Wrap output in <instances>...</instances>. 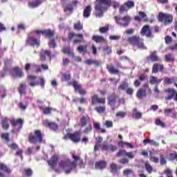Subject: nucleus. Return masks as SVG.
Returning <instances> with one entry per match:
<instances>
[{
	"label": "nucleus",
	"mask_w": 177,
	"mask_h": 177,
	"mask_svg": "<svg viewBox=\"0 0 177 177\" xmlns=\"http://www.w3.org/2000/svg\"><path fill=\"white\" fill-rule=\"evenodd\" d=\"M113 5V8H118L120 3L118 2L113 1L111 0H96L95 2V16L102 17L103 13L106 12Z\"/></svg>",
	"instance_id": "obj_1"
},
{
	"label": "nucleus",
	"mask_w": 177,
	"mask_h": 177,
	"mask_svg": "<svg viewBox=\"0 0 177 177\" xmlns=\"http://www.w3.org/2000/svg\"><path fill=\"white\" fill-rule=\"evenodd\" d=\"M73 158L75 161H71L70 159H64L58 162V167L60 169H64L66 174H70L73 169H75L77 167V161L80 162V164H82L83 161L81 158L74 153L72 154Z\"/></svg>",
	"instance_id": "obj_2"
},
{
	"label": "nucleus",
	"mask_w": 177,
	"mask_h": 177,
	"mask_svg": "<svg viewBox=\"0 0 177 177\" xmlns=\"http://www.w3.org/2000/svg\"><path fill=\"white\" fill-rule=\"evenodd\" d=\"M28 140L30 143H45L44 140V134L41 130H35L34 132H32L28 136Z\"/></svg>",
	"instance_id": "obj_3"
},
{
	"label": "nucleus",
	"mask_w": 177,
	"mask_h": 177,
	"mask_svg": "<svg viewBox=\"0 0 177 177\" xmlns=\"http://www.w3.org/2000/svg\"><path fill=\"white\" fill-rule=\"evenodd\" d=\"M128 42L133 46H137L139 49H147V47L145 46L143 43V39L139 37V36H133L127 39Z\"/></svg>",
	"instance_id": "obj_4"
},
{
	"label": "nucleus",
	"mask_w": 177,
	"mask_h": 177,
	"mask_svg": "<svg viewBox=\"0 0 177 177\" xmlns=\"http://www.w3.org/2000/svg\"><path fill=\"white\" fill-rule=\"evenodd\" d=\"M114 19L115 21H116L117 24L120 26V27H128L129 23H131V20H132L129 15H125L123 17L115 16Z\"/></svg>",
	"instance_id": "obj_5"
},
{
	"label": "nucleus",
	"mask_w": 177,
	"mask_h": 177,
	"mask_svg": "<svg viewBox=\"0 0 177 177\" xmlns=\"http://www.w3.org/2000/svg\"><path fill=\"white\" fill-rule=\"evenodd\" d=\"M36 31H38V30H34L30 35H28L26 42L27 44H29V45H32V46L37 45V46H39L40 37H38V35L35 33Z\"/></svg>",
	"instance_id": "obj_6"
},
{
	"label": "nucleus",
	"mask_w": 177,
	"mask_h": 177,
	"mask_svg": "<svg viewBox=\"0 0 177 177\" xmlns=\"http://www.w3.org/2000/svg\"><path fill=\"white\" fill-rule=\"evenodd\" d=\"M158 19L159 21H163L164 24L167 26V24H171V22L174 21V16L171 14L159 12Z\"/></svg>",
	"instance_id": "obj_7"
},
{
	"label": "nucleus",
	"mask_w": 177,
	"mask_h": 177,
	"mask_svg": "<svg viewBox=\"0 0 177 177\" xmlns=\"http://www.w3.org/2000/svg\"><path fill=\"white\" fill-rule=\"evenodd\" d=\"M132 8H135V3L132 1H127L120 7L119 12L122 14L124 12H128V10L132 9Z\"/></svg>",
	"instance_id": "obj_8"
},
{
	"label": "nucleus",
	"mask_w": 177,
	"mask_h": 177,
	"mask_svg": "<svg viewBox=\"0 0 177 177\" xmlns=\"http://www.w3.org/2000/svg\"><path fill=\"white\" fill-rule=\"evenodd\" d=\"M35 34H37V37H41V35H43L46 38H52V37L55 35V31L50 30H37L35 32Z\"/></svg>",
	"instance_id": "obj_9"
},
{
	"label": "nucleus",
	"mask_w": 177,
	"mask_h": 177,
	"mask_svg": "<svg viewBox=\"0 0 177 177\" xmlns=\"http://www.w3.org/2000/svg\"><path fill=\"white\" fill-rule=\"evenodd\" d=\"M106 103V98H99L97 95H94L91 97V104H104Z\"/></svg>",
	"instance_id": "obj_10"
},
{
	"label": "nucleus",
	"mask_w": 177,
	"mask_h": 177,
	"mask_svg": "<svg viewBox=\"0 0 177 177\" xmlns=\"http://www.w3.org/2000/svg\"><path fill=\"white\" fill-rule=\"evenodd\" d=\"M43 125H44V127H46L47 128H49L52 131H57L58 126L57 124H56L55 122L45 120L43 121Z\"/></svg>",
	"instance_id": "obj_11"
},
{
	"label": "nucleus",
	"mask_w": 177,
	"mask_h": 177,
	"mask_svg": "<svg viewBox=\"0 0 177 177\" xmlns=\"http://www.w3.org/2000/svg\"><path fill=\"white\" fill-rule=\"evenodd\" d=\"M134 20L136 21H149V18H147V15H146V12L143 11H140L138 12V16H136L134 17Z\"/></svg>",
	"instance_id": "obj_12"
},
{
	"label": "nucleus",
	"mask_w": 177,
	"mask_h": 177,
	"mask_svg": "<svg viewBox=\"0 0 177 177\" xmlns=\"http://www.w3.org/2000/svg\"><path fill=\"white\" fill-rule=\"evenodd\" d=\"M68 138L73 142L77 143V142L81 140V131H76L72 134H68Z\"/></svg>",
	"instance_id": "obj_13"
},
{
	"label": "nucleus",
	"mask_w": 177,
	"mask_h": 177,
	"mask_svg": "<svg viewBox=\"0 0 177 177\" xmlns=\"http://www.w3.org/2000/svg\"><path fill=\"white\" fill-rule=\"evenodd\" d=\"M165 92L168 94L165 97V100H172L175 97V95H176V91L174 88H167L165 90Z\"/></svg>",
	"instance_id": "obj_14"
},
{
	"label": "nucleus",
	"mask_w": 177,
	"mask_h": 177,
	"mask_svg": "<svg viewBox=\"0 0 177 177\" xmlns=\"http://www.w3.org/2000/svg\"><path fill=\"white\" fill-rule=\"evenodd\" d=\"M57 161H59V156L55 154L51 157L50 160L48 161V164L51 167V168H56Z\"/></svg>",
	"instance_id": "obj_15"
},
{
	"label": "nucleus",
	"mask_w": 177,
	"mask_h": 177,
	"mask_svg": "<svg viewBox=\"0 0 177 177\" xmlns=\"http://www.w3.org/2000/svg\"><path fill=\"white\" fill-rule=\"evenodd\" d=\"M28 81L29 82L30 86L34 87L39 85V82H35V80H37V76L29 75L27 76Z\"/></svg>",
	"instance_id": "obj_16"
},
{
	"label": "nucleus",
	"mask_w": 177,
	"mask_h": 177,
	"mask_svg": "<svg viewBox=\"0 0 177 177\" xmlns=\"http://www.w3.org/2000/svg\"><path fill=\"white\" fill-rule=\"evenodd\" d=\"M141 35H146V37H152L150 26H149L148 25L145 26L141 30Z\"/></svg>",
	"instance_id": "obj_17"
},
{
	"label": "nucleus",
	"mask_w": 177,
	"mask_h": 177,
	"mask_svg": "<svg viewBox=\"0 0 177 177\" xmlns=\"http://www.w3.org/2000/svg\"><path fill=\"white\" fill-rule=\"evenodd\" d=\"M23 120L21 119H13L11 120V124L12 125V127H15V128H19V129H21V127H23Z\"/></svg>",
	"instance_id": "obj_18"
},
{
	"label": "nucleus",
	"mask_w": 177,
	"mask_h": 177,
	"mask_svg": "<svg viewBox=\"0 0 177 177\" xmlns=\"http://www.w3.org/2000/svg\"><path fill=\"white\" fill-rule=\"evenodd\" d=\"M164 113H165V115L166 117H171V118H176L177 113L174 112L172 113V109H164Z\"/></svg>",
	"instance_id": "obj_19"
},
{
	"label": "nucleus",
	"mask_w": 177,
	"mask_h": 177,
	"mask_svg": "<svg viewBox=\"0 0 177 177\" xmlns=\"http://www.w3.org/2000/svg\"><path fill=\"white\" fill-rule=\"evenodd\" d=\"M46 56H48V57L50 56V51L47 50H41L40 53V60H41V62H44V60L46 59Z\"/></svg>",
	"instance_id": "obj_20"
},
{
	"label": "nucleus",
	"mask_w": 177,
	"mask_h": 177,
	"mask_svg": "<svg viewBox=\"0 0 177 177\" xmlns=\"http://www.w3.org/2000/svg\"><path fill=\"white\" fill-rule=\"evenodd\" d=\"M92 39L96 42V44H102L103 42H106V39H104V37L102 36L93 35Z\"/></svg>",
	"instance_id": "obj_21"
},
{
	"label": "nucleus",
	"mask_w": 177,
	"mask_h": 177,
	"mask_svg": "<svg viewBox=\"0 0 177 177\" xmlns=\"http://www.w3.org/2000/svg\"><path fill=\"white\" fill-rule=\"evenodd\" d=\"M147 59H150L151 62H160V57H158L156 51L151 52Z\"/></svg>",
	"instance_id": "obj_22"
},
{
	"label": "nucleus",
	"mask_w": 177,
	"mask_h": 177,
	"mask_svg": "<svg viewBox=\"0 0 177 177\" xmlns=\"http://www.w3.org/2000/svg\"><path fill=\"white\" fill-rule=\"evenodd\" d=\"M144 145H151L152 146H156V147H158L160 146V144L157 143V142L154 141V140H150L149 138H146L143 140Z\"/></svg>",
	"instance_id": "obj_23"
},
{
	"label": "nucleus",
	"mask_w": 177,
	"mask_h": 177,
	"mask_svg": "<svg viewBox=\"0 0 177 177\" xmlns=\"http://www.w3.org/2000/svg\"><path fill=\"white\" fill-rule=\"evenodd\" d=\"M40 3H42V1H41V0H32V1H29L28 6L30 8H37V6H39Z\"/></svg>",
	"instance_id": "obj_24"
},
{
	"label": "nucleus",
	"mask_w": 177,
	"mask_h": 177,
	"mask_svg": "<svg viewBox=\"0 0 177 177\" xmlns=\"http://www.w3.org/2000/svg\"><path fill=\"white\" fill-rule=\"evenodd\" d=\"M102 150H106V151H115V150H117V147L113 145H103Z\"/></svg>",
	"instance_id": "obj_25"
},
{
	"label": "nucleus",
	"mask_w": 177,
	"mask_h": 177,
	"mask_svg": "<svg viewBox=\"0 0 177 177\" xmlns=\"http://www.w3.org/2000/svg\"><path fill=\"white\" fill-rule=\"evenodd\" d=\"M107 163L104 161H99L95 163V169H103L106 167Z\"/></svg>",
	"instance_id": "obj_26"
},
{
	"label": "nucleus",
	"mask_w": 177,
	"mask_h": 177,
	"mask_svg": "<svg viewBox=\"0 0 177 177\" xmlns=\"http://www.w3.org/2000/svg\"><path fill=\"white\" fill-rule=\"evenodd\" d=\"M136 96L138 99H143V97H146V90H144L143 88H140L137 91Z\"/></svg>",
	"instance_id": "obj_27"
},
{
	"label": "nucleus",
	"mask_w": 177,
	"mask_h": 177,
	"mask_svg": "<svg viewBox=\"0 0 177 177\" xmlns=\"http://www.w3.org/2000/svg\"><path fill=\"white\" fill-rule=\"evenodd\" d=\"M162 81V80H158L157 77L154 76H150L149 77V83L151 85H154V84H160Z\"/></svg>",
	"instance_id": "obj_28"
},
{
	"label": "nucleus",
	"mask_w": 177,
	"mask_h": 177,
	"mask_svg": "<svg viewBox=\"0 0 177 177\" xmlns=\"http://www.w3.org/2000/svg\"><path fill=\"white\" fill-rule=\"evenodd\" d=\"M1 125L3 127V129H9V119L8 118H4L2 120Z\"/></svg>",
	"instance_id": "obj_29"
},
{
	"label": "nucleus",
	"mask_w": 177,
	"mask_h": 177,
	"mask_svg": "<svg viewBox=\"0 0 177 177\" xmlns=\"http://www.w3.org/2000/svg\"><path fill=\"white\" fill-rule=\"evenodd\" d=\"M116 100H117L116 95H112L109 96V97L108 98L109 104H110V106H114V104H115Z\"/></svg>",
	"instance_id": "obj_30"
},
{
	"label": "nucleus",
	"mask_w": 177,
	"mask_h": 177,
	"mask_svg": "<svg viewBox=\"0 0 177 177\" xmlns=\"http://www.w3.org/2000/svg\"><path fill=\"white\" fill-rule=\"evenodd\" d=\"M133 117L136 118V120H139L142 118V113L138 111L136 109H134L133 110Z\"/></svg>",
	"instance_id": "obj_31"
},
{
	"label": "nucleus",
	"mask_w": 177,
	"mask_h": 177,
	"mask_svg": "<svg viewBox=\"0 0 177 177\" xmlns=\"http://www.w3.org/2000/svg\"><path fill=\"white\" fill-rule=\"evenodd\" d=\"M106 68L111 74H118V70L115 69L113 65H107Z\"/></svg>",
	"instance_id": "obj_32"
},
{
	"label": "nucleus",
	"mask_w": 177,
	"mask_h": 177,
	"mask_svg": "<svg viewBox=\"0 0 177 177\" xmlns=\"http://www.w3.org/2000/svg\"><path fill=\"white\" fill-rule=\"evenodd\" d=\"M88 124V119L85 116H82L80 119L79 125L84 128V127H86Z\"/></svg>",
	"instance_id": "obj_33"
},
{
	"label": "nucleus",
	"mask_w": 177,
	"mask_h": 177,
	"mask_svg": "<svg viewBox=\"0 0 177 177\" xmlns=\"http://www.w3.org/2000/svg\"><path fill=\"white\" fill-rule=\"evenodd\" d=\"M91 6L86 7L83 12L84 17H89V16H91Z\"/></svg>",
	"instance_id": "obj_34"
},
{
	"label": "nucleus",
	"mask_w": 177,
	"mask_h": 177,
	"mask_svg": "<svg viewBox=\"0 0 177 177\" xmlns=\"http://www.w3.org/2000/svg\"><path fill=\"white\" fill-rule=\"evenodd\" d=\"M77 50L80 53H82V55H86V53L88 52L86 46H79L77 47Z\"/></svg>",
	"instance_id": "obj_35"
},
{
	"label": "nucleus",
	"mask_w": 177,
	"mask_h": 177,
	"mask_svg": "<svg viewBox=\"0 0 177 177\" xmlns=\"http://www.w3.org/2000/svg\"><path fill=\"white\" fill-rule=\"evenodd\" d=\"M0 170L3 171L6 174H10V169L8 167V166L3 165V163H0Z\"/></svg>",
	"instance_id": "obj_36"
},
{
	"label": "nucleus",
	"mask_w": 177,
	"mask_h": 177,
	"mask_svg": "<svg viewBox=\"0 0 177 177\" xmlns=\"http://www.w3.org/2000/svg\"><path fill=\"white\" fill-rule=\"evenodd\" d=\"M64 53H66V55H68L69 56H71L72 57H74V53L71 51L70 49V47H65L62 50Z\"/></svg>",
	"instance_id": "obj_37"
},
{
	"label": "nucleus",
	"mask_w": 177,
	"mask_h": 177,
	"mask_svg": "<svg viewBox=\"0 0 177 177\" xmlns=\"http://www.w3.org/2000/svg\"><path fill=\"white\" fill-rule=\"evenodd\" d=\"M164 82L166 85H171L175 82V79L174 77H165Z\"/></svg>",
	"instance_id": "obj_38"
},
{
	"label": "nucleus",
	"mask_w": 177,
	"mask_h": 177,
	"mask_svg": "<svg viewBox=\"0 0 177 177\" xmlns=\"http://www.w3.org/2000/svg\"><path fill=\"white\" fill-rule=\"evenodd\" d=\"M145 167L148 174H151L153 172V167L150 165V163H149L148 162H145Z\"/></svg>",
	"instance_id": "obj_39"
},
{
	"label": "nucleus",
	"mask_w": 177,
	"mask_h": 177,
	"mask_svg": "<svg viewBox=\"0 0 177 177\" xmlns=\"http://www.w3.org/2000/svg\"><path fill=\"white\" fill-rule=\"evenodd\" d=\"M18 91L20 95H25L26 94V84H21L18 88Z\"/></svg>",
	"instance_id": "obj_40"
},
{
	"label": "nucleus",
	"mask_w": 177,
	"mask_h": 177,
	"mask_svg": "<svg viewBox=\"0 0 177 177\" xmlns=\"http://www.w3.org/2000/svg\"><path fill=\"white\" fill-rule=\"evenodd\" d=\"M129 86V84L127 82H123L119 86H118V90L119 91H125L127 88Z\"/></svg>",
	"instance_id": "obj_41"
},
{
	"label": "nucleus",
	"mask_w": 177,
	"mask_h": 177,
	"mask_svg": "<svg viewBox=\"0 0 177 177\" xmlns=\"http://www.w3.org/2000/svg\"><path fill=\"white\" fill-rule=\"evenodd\" d=\"M14 73L16 77H23V72H21V70L19 68H14Z\"/></svg>",
	"instance_id": "obj_42"
},
{
	"label": "nucleus",
	"mask_w": 177,
	"mask_h": 177,
	"mask_svg": "<svg viewBox=\"0 0 177 177\" xmlns=\"http://www.w3.org/2000/svg\"><path fill=\"white\" fill-rule=\"evenodd\" d=\"M73 86L74 87L75 92H77V91H79L81 89V88H82V86L80 83L77 82V81H74L73 82Z\"/></svg>",
	"instance_id": "obj_43"
},
{
	"label": "nucleus",
	"mask_w": 177,
	"mask_h": 177,
	"mask_svg": "<svg viewBox=\"0 0 177 177\" xmlns=\"http://www.w3.org/2000/svg\"><path fill=\"white\" fill-rule=\"evenodd\" d=\"M95 110L97 111V113H104L106 111V106H99L95 108Z\"/></svg>",
	"instance_id": "obj_44"
},
{
	"label": "nucleus",
	"mask_w": 177,
	"mask_h": 177,
	"mask_svg": "<svg viewBox=\"0 0 177 177\" xmlns=\"http://www.w3.org/2000/svg\"><path fill=\"white\" fill-rule=\"evenodd\" d=\"M82 38V34H79V35H75V33L71 32L68 35V39H73V38Z\"/></svg>",
	"instance_id": "obj_45"
},
{
	"label": "nucleus",
	"mask_w": 177,
	"mask_h": 177,
	"mask_svg": "<svg viewBox=\"0 0 177 177\" xmlns=\"http://www.w3.org/2000/svg\"><path fill=\"white\" fill-rule=\"evenodd\" d=\"M123 175L125 176H129V175H133V170L131 169H126L123 171Z\"/></svg>",
	"instance_id": "obj_46"
},
{
	"label": "nucleus",
	"mask_w": 177,
	"mask_h": 177,
	"mask_svg": "<svg viewBox=\"0 0 177 177\" xmlns=\"http://www.w3.org/2000/svg\"><path fill=\"white\" fill-rule=\"evenodd\" d=\"M74 28L75 30H77L78 31H80V30H82V28H84V26L82 25V24H81V22H77L74 24Z\"/></svg>",
	"instance_id": "obj_47"
},
{
	"label": "nucleus",
	"mask_w": 177,
	"mask_h": 177,
	"mask_svg": "<svg viewBox=\"0 0 177 177\" xmlns=\"http://www.w3.org/2000/svg\"><path fill=\"white\" fill-rule=\"evenodd\" d=\"M165 59L166 62H174V60H175V58L171 54L166 55L165 56Z\"/></svg>",
	"instance_id": "obj_48"
},
{
	"label": "nucleus",
	"mask_w": 177,
	"mask_h": 177,
	"mask_svg": "<svg viewBox=\"0 0 177 177\" xmlns=\"http://www.w3.org/2000/svg\"><path fill=\"white\" fill-rule=\"evenodd\" d=\"M155 124L156 125H159L160 127H162V128H165V123L162 121H161V120H160V118H157L156 120Z\"/></svg>",
	"instance_id": "obj_49"
},
{
	"label": "nucleus",
	"mask_w": 177,
	"mask_h": 177,
	"mask_svg": "<svg viewBox=\"0 0 177 177\" xmlns=\"http://www.w3.org/2000/svg\"><path fill=\"white\" fill-rule=\"evenodd\" d=\"M150 161H151V162H155V164L158 163V162L160 161V159L154 156H152L151 154H150V158H149Z\"/></svg>",
	"instance_id": "obj_50"
},
{
	"label": "nucleus",
	"mask_w": 177,
	"mask_h": 177,
	"mask_svg": "<svg viewBox=\"0 0 177 177\" xmlns=\"http://www.w3.org/2000/svg\"><path fill=\"white\" fill-rule=\"evenodd\" d=\"M24 175H26V176H31L32 175V170H31V169H25L24 170Z\"/></svg>",
	"instance_id": "obj_51"
},
{
	"label": "nucleus",
	"mask_w": 177,
	"mask_h": 177,
	"mask_svg": "<svg viewBox=\"0 0 177 177\" xmlns=\"http://www.w3.org/2000/svg\"><path fill=\"white\" fill-rule=\"evenodd\" d=\"M52 111H53V108H50V107H46L43 109V113L44 114H46V115L50 114Z\"/></svg>",
	"instance_id": "obj_52"
},
{
	"label": "nucleus",
	"mask_w": 177,
	"mask_h": 177,
	"mask_svg": "<svg viewBox=\"0 0 177 177\" xmlns=\"http://www.w3.org/2000/svg\"><path fill=\"white\" fill-rule=\"evenodd\" d=\"M73 9L74 8L73 7V4H69L66 6V8H64V12H66V13H67V12H70L71 13H72Z\"/></svg>",
	"instance_id": "obj_53"
},
{
	"label": "nucleus",
	"mask_w": 177,
	"mask_h": 177,
	"mask_svg": "<svg viewBox=\"0 0 177 177\" xmlns=\"http://www.w3.org/2000/svg\"><path fill=\"white\" fill-rule=\"evenodd\" d=\"M124 145L125 146H127V147H129L130 149H133V145H132V144L129 143V142H124L122 141H120L119 142V145L120 146H124Z\"/></svg>",
	"instance_id": "obj_54"
},
{
	"label": "nucleus",
	"mask_w": 177,
	"mask_h": 177,
	"mask_svg": "<svg viewBox=\"0 0 177 177\" xmlns=\"http://www.w3.org/2000/svg\"><path fill=\"white\" fill-rule=\"evenodd\" d=\"M127 157V151L125 150H120L117 153V157Z\"/></svg>",
	"instance_id": "obj_55"
},
{
	"label": "nucleus",
	"mask_w": 177,
	"mask_h": 177,
	"mask_svg": "<svg viewBox=\"0 0 177 177\" xmlns=\"http://www.w3.org/2000/svg\"><path fill=\"white\" fill-rule=\"evenodd\" d=\"M115 115L119 118H124L127 115V112L119 111L116 113Z\"/></svg>",
	"instance_id": "obj_56"
},
{
	"label": "nucleus",
	"mask_w": 177,
	"mask_h": 177,
	"mask_svg": "<svg viewBox=\"0 0 177 177\" xmlns=\"http://www.w3.org/2000/svg\"><path fill=\"white\" fill-rule=\"evenodd\" d=\"M71 80V75L70 74H63L62 81H70Z\"/></svg>",
	"instance_id": "obj_57"
},
{
	"label": "nucleus",
	"mask_w": 177,
	"mask_h": 177,
	"mask_svg": "<svg viewBox=\"0 0 177 177\" xmlns=\"http://www.w3.org/2000/svg\"><path fill=\"white\" fill-rule=\"evenodd\" d=\"M92 131V124H88L83 131L84 133H89Z\"/></svg>",
	"instance_id": "obj_58"
},
{
	"label": "nucleus",
	"mask_w": 177,
	"mask_h": 177,
	"mask_svg": "<svg viewBox=\"0 0 177 177\" xmlns=\"http://www.w3.org/2000/svg\"><path fill=\"white\" fill-rule=\"evenodd\" d=\"M109 30V26H105V27L100 28L99 31L102 34H104L105 32H107Z\"/></svg>",
	"instance_id": "obj_59"
},
{
	"label": "nucleus",
	"mask_w": 177,
	"mask_h": 177,
	"mask_svg": "<svg viewBox=\"0 0 177 177\" xmlns=\"http://www.w3.org/2000/svg\"><path fill=\"white\" fill-rule=\"evenodd\" d=\"M164 174L167 176V177L172 176V170L169 169H167L164 171Z\"/></svg>",
	"instance_id": "obj_60"
},
{
	"label": "nucleus",
	"mask_w": 177,
	"mask_h": 177,
	"mask_svg": "<svg viewBox=\"0 0 177 177\" xmlns=\"http://www.w3.org/2000/svg\"><path fill=\"white\" fill-rule=\"evenodd\" d=\"M170 160H177V153L176 152H172L169 154Z\"/></svg>",
	"instance_id": "obj_61"
},
{
	"label": "nucleus",
	"mask_w": 177,
	"mask_h": 177,
	"mask_svg": "<svg viewBox=\"0 0 177 177\" xmlns=\"http://www.w3.org/2000/svg\"><path fill=\"white\" fill-rule=\"evenodd\" d=\"M106 128H113V122L110 120H106L104 124Z\"/></svg>",
	"instance_id": "obj_62"
},
{
	"label": "nucleus",
	"mask_w": 177,
	"mask_h": 177,
	"mask_svg": "<svg viewBox=\"0 0 177 177\" xmlns=\"http://www.w3.org/2000/svg\"><path fill=\"white\" fill-rule=\"evenodd\" d=\"M93 124L95 129H96L97 131H99L100 129V123L97 122H93Z\"/></svg>",
	"instance_id": "obj_63"
},
{
	"label": "nucleus",
	"mask_w": 177,
	"mask_h": 177,
	"mask_svg": "<svg viewBox=\"0 0 177 177\" xmlns=\"http://www.w3.org/2000/svg\"><path fill=\"white\" fill-rule=\"evenodd\" d=\"M153 73H158V64H154L152 68Z\"/></svg>",
	"instance_id": "obj_64"
}]
</instances>
